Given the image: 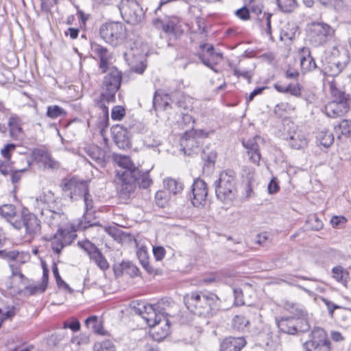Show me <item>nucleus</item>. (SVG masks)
<instances>
[{
	"instance_id": "obj_53",
	"label": "nucleus",
	"mask_w": 351,
	"mask_h": 351,
	"mask_svg": "<svg viewBox=\"0 0 351 351\" xmlns=\"http://www.w3.org/2000/svg\"><path fill=\"white\" fill-rule=\"evenodd\" d=\"M63 338L62 335L53 332L51 335L47 336V343L49 347L56 346Z\"/></svg>"
},
{
	"instance_id": "obj_50",
	"label": "nucleus",
	"mask_w": 351,
	"mask_h": 351,
	"mask_svg": "<svg viewBox=\"0 0 351 351\" xmlns=\"http://www.w3.org/2000/svg\"><path fill=\"white\" fill-rule=\"evenodd\" d=\"M15 207L12 204H4L0 207V215L10 219L15 216Z\"/></svg>"
},
{
	"instance_id": "obj_48",
	"label": "nucleus",
	"mask_w": 351,
	"mask_h": 351,
	"mask_svg": "<svg viewBox=\"0 0 351 351\" xmlns=\"http://www.w3.org/2000/svg\"><path fill=\"white\" fill-rule=\"evenodd\" d=\"M84 204H85V213L83 215V218L84 219V221H90V220L88 219V215H89V211H90L93 208V200L91 197V195H90L89 192L88 193V195H85L82 197Z\"/></svg>"
},
{
	"instance_id": "obj_10",
	"label": "nucleus",
	"mask_w": 351,
	"mask_h": 351,
	"mask_svg": "<svg viewBox=\"0 0 351 351\" xmlns=\"http://www.w3.org/2000/svg\"><path fill=\"white\" fill-rule=\"evenodd\" d=\"M104 77L102 86L108 95V99L115 100V94L120 88L122 73L115 66H110Z\"/></svg>"
},
{
	"instance_id": "obj_52",
	"label": "nucleus",
	"mask_w": 351,
	"mask_h": 351,
	"mask_svg": "<svg viewBox=\"0 0 351 351\" xmlns=\"http://www.w3.org/2000/svg\"><path fill=\"white\" fill-rule=\"evenodd\" d=\"M175 105L180 109L187 110L191 108V99L185 95H182L176 102Z\"/></svg>"
},
{
	"instance_id": "obj_60",
	"label": "nucleus",
	"mask_w": 351,
	"mask_h": 351,
	"mask_svg": "<svg viewBox=\"0 0 351 351\" xmlns=\"http://www.w3.org/2000/svg\"><path fill=\"white\" fill-rule=\"evenodd\" d=\"M78 245L82 248L88 256L97 250V247L89 241H79Z\"/></svg>"
},
{
	"instance_id": "obj_2",
	"label": "nucleus",
	"mask_w": 351,
	"mask_h": 351,
	"mask_svg": "<svg viewBox=\"0 0 351 351\" xmlns=\"http://www.w3.org/2000/svg\"><path fill=\"white\" fill-rule=\"evenodd\" d=\"M170 305L168 300H161L154 304H146L138 307L137 311L149 327H154L162 321L169 327V322L167 317V307Z\"/></svg>"
},
{
	"instance_id": "obj_8",
	"label": "nucleus",
	"mask_w": 351,
	"mask_h": 351,
	"mask_svg": "<svg viewBox=\"0 0 351 351\" xmlns=\"http://www.w3.org/2000/svg\"><path fill=\"white\" fill-rule=\"evenodd\" d=\"M40 266L43 269V280L39 285H29V280L17 269L14 265L12 267V280H17L21 284V287L17 290L19 293H23L25 295H34L44 292V261L40 258Z\"/></svg>"
},
{
	"instance_id": "obj_11",
	"label": "nucleus",
	"mask_w": 351,
	"mask_h": 351,
	"mask_svg": "<svg viewBox=\"0 0 351 351\" xmlns=\"http://www.w3.org/2000/svg\"><path fill=\"white\" fill-rule=\"evenodd\" d=\"M47 200L45 199V203L49 204L51 202V205L49 204L47 208H45V219L49 226L51 228H59L62 221L65 219V215L61 212V209L56 205V200L53 199V193L49 191L47 195H45Z\"/></svg>"
},
{
	"instance_id": "obj_21",
	"label": "nucleus",
	"mask_w": 351,
	"mask_h": 351,
	"mask_svg": "<svg viewBox=\"0 0 351 351\" xmlns=\"http://www.w3.org/2000/svg\"><path fill=\"white\" fill-rule=\"evenodd\" d=\"M261 140V137L256 136L253 138L243 141V145L247 149V154L250 157V160L257 165L261 160L260 147L258 145V141Z\"/></svg>"
},
{
	"instance_id": "obj_6",
	"label": "nucleus",
	"mask_w": 351,
	"mask_h": 351,
	"mask_svg": "<svg viewBox=\"0 0 351 351\" xmlns=\"http://www.w3.org/2000/svg\"><path fill=\"white\" fill-rule=\"evenodd\" d=\"M122 18L131 25H138L143 21L145 10L137 0H121L119 6Z\"/></svg>"
},
{
	"instance_id": "obj_45",
	"label": "nucleus",
	"mask_w": 351,
	"mask_h": 351,
	"mask_svg": "<svg viewBox=\"0 0 351 351\" xmlns=\"http://www.w3.org/2000/svg\"><path fill=\"white\" fill-rule=\"evenodd\" d=\"M152 184V180L150 178L148 171L142 172L140 171V175L138 176L137 184L140 188L147 189Z\"/></svg>"
},
{
	"instance_id": "obj_55",
	"label": "nucleus",
	"mask_w": 351,
	"mask_h": 351,
	"mask_svg": "<svg viewBox=\"0 0 351 351\" xmlns=\"http://www.w3.org/2000/svg\"><path fill=\"white\" fill-rule=\"evenodd\" d=\"M64 246H66V245L64 244V242L58 236V233L55 234L53 239L51 241V247L53 250L56 253L59 254Z\"/></svg>"
},
{
	"instance_id": "obj_15",
	"label": "nucleus",
	"mask_w": 351,
	"mask_h": 351,
	"mask_svg": "<svg viewBox=\"0 0 351 351\" xmlns=\"http://www.w3.org/2000/svg\"><path fill=\"white\" fill-rule=\"evenodd\" d=\"M134 132V127H125L123 125H116L112 127L111 132L113 140L120 148H125L130 144V135Z\"/></svg>"
},
{
	"instance_id": "obj_3",
	"label": "nucleus",
	"mask_w": 351,
	"mask_h": 351,
	"mask_svg": "<svg viewBox=\"0 0 351 351\" xmlns=\"http://www.w3.org/2000/svg\"><path fill=\"white\" fill-rule=\"evenodd\" d=\"M214 185L216 197L221 202L229 204L236 198L237 191L233 172L222 171Z\"/></svg>"
},
{
	"instance_id": "obj_57",
	"label": "nucleus",
	"mask_w": 351,
	"mask_h": 351,
	"mask_svg": "<svg viewBox=\"0 0 351 351\" xmlns=\"http://www.w3.org/2000/svg\"><path fill=\"white\" fill-rule=\"evenodd\" d=\"M286 88H287V93L296 97L301 96V86L299 83H290L286 86Z\"/></svg>"
},
{
	"instance_id": "obj_30",
	"label": "nucleus",
	"mask_w": 351,
	"mask_h": 351,
	"mask_svg": "<svg viewBox=\"0 0 351 351\" xmlns=\"http://www.w3.org/2000/svg\"><path fill=\"white\" fill-rule=\"evenodd\" d=\"M328 54V60H337V61H341L343 58L342 55L344 54L346 59L347 63L350 61L349 52L347 49H346L341 45L335 44L332 48L327 51Z\"/></svg>"
},
{
	"instance_id": "obj_16",
	"label": "nucleus",
	"mask_w": 351,
	"mask_h": 351,
	"mask_svg": "<svg viewBox=\"0 0 351 351\" xmlns=\"http://www.w3.org/2000/svg\"><path fill=\"white\" fill-rule=\"evenodd\" d=\"M0 256L6 259L9 262V266L12 272V265H14L21 271V265L28 262L30 259V255L26 252H19L18 250H1Z\"/></svg>"
},
{
	"instance_id": "obj_38",
	"label": "nucleus",
	"mask_w": 351,
	"mask_h": 351,
	"mask_svg": "<svg viewBox=\"0 0 351 351\" xmlns=\"http://www.w3.org/2000/svg\"><path fill=\"white\" fill-rule=\"evenodd\" d=\"M335 132L340 137V135L348 136L351 132V121L343 119L339 125L335 126Z\"/></svg>"
},
{
	"instance_id": "obj_4",
	"label": "nucleus",
	"mask_w": 351,
	"mask_h": 351,
	"mask_svg": "<svg viewBox=\"0 0 351 351\" xmlns=\"http://www.w3.org/2000/svg\"><path fill=\"white\" fill-rule=\"evenodd\" d=\"M335 29L324 22H313L308 27V38L315 47L322 46L335 38Z\"/></svg>"
},
{
	"instance_id": "obj_27",
	"label": "nucleus",
	"mask_w": 351,
	"mask_h": 351,
	"mask_svg": "<svg viewBox=\"0 0 351 351\" xmlns=\"http://www.w3.org/2000/svg\"><path fill=\"white\" fill-rule=\"evenodd\" d=\"M289 146L292 149H302L308 145V140L301 131H294L287 138Z\"/></svg>"
},
{
	"instance_id": "obj_36",
	"label": "nucleus",
	"mask_w": 351,
	"mask_h": 351,
	"mask_svg": "<svg viewBox=\"0 0 351 351\" xmlns=\"http://www.w3.org/2000/svg\"><path fill=\"white\" fill-rule=\"evenodd\" d=\"M317 142L324 147H329L334 142V136L327 130L319 131L317 134Z\"/></svg>"
},
{
	"instance_id": "obj_25",
	"label": "nucleus",
	"mask_w": 351,
	"mask_h": 351,
	"mask_svg": "<svg viewBox=\"0 0 351 351\" xmlns=\"http://www.w3.org/2000/svg\"><path fill=\"white\" fill-rule=\"evenodd\" d=\"M112 159L121 167V169L117 170V176H120L121 173H125L127 171H140L127 156L113 154Z\"/></svg>"
},
{
	"instance_id": "obj_62",
	"label": "nucleus",
	"mask_w": 351,
	"mask_h": 351,
	"mask_svg": "<svg viewBox=\"0 0 351 351\" xmlns=\"http://www.w3.org/2000/svg\"><path fill=\"white\" fill-rule=\"evenodd\" d=\"M235 16L243 21L250 19V10L245 7H242L234 12Z\"/></svg>"
},
{
	"instance_id": "obj_64",
	"label": "nucleus",
	"mask_w": 351,
	"mask_h": 351,
	"mask_svg": "<svg viewBox=\"0 0 351 351\" xmlns=\"http://www.w3.org/2000/svg\"><path fill=\"white\" fill-rule=\"evenodd\" d=\"M332 277L338 282H342L343 278L344 271L342 267L337 266L333 267Z\"/></svg>"
},
{
	"instance_id": "obj_24",
	"label": "nucleus",
	"mask_w": 351,
	"mask_h": 351,
	"mask_svg": "<svg viewBox=\"0 0 351 351\" xmlns=\"http://www.w3.org/2000/svg\"><path fill=\"white\" fill-rule=\"evenodd\" d=\"M245 345L246 341L243 337H229L222 341L220 351H241Z\"/></svg>"
},
{
	"instance_id": "obj_7",
	"label": "nucleus",
	"mask_w": 351,
	"mask_h": 351,
	"mask_svg": "<svg viewBox=\"0 0 351 351\" xmlns=\"http://www.w3.org/2000/svg\"><path fill=\"white\" fill-rule=\"evenodd\" d=\"M140 171H127L117 176V193L123 200H127L134 195L137 187V179Z\"/></svg>"
},
{
	"instance_id": "obj_33",
	"label": "nucleus",
	"mask_w": 351,
	"mask_h": 351,
	"mask_svg": "<svg viewBox=\"0 0 351 351\" xmlns=\"http://www.w3.org/2000/svg\"><path fill=\"white\" fill-rule=\"evenodd\" d=\"M108 99V95L103 93L100 95L99 99L96 100V106L101 110L103 117L106 119H108V104L115 101V100H110Z\"/></svg>"
},
{
	"instance_id": "obj_20",
	"label": "nucleus",
	"mask_w": 351,
	"mask_h": 351,
	"mask_svg": "<svg viewBox=\"0 0 351 351\" xmlns=\"http://www.w3.org/2000/svg\"><path fill=\"white\" fill-rule=\"evenodd\" d=\"M276 323L279 330L286 334L295 335L297 332V326L298 319L293 316H287L275 318Z\"/></svg>"
},
{
	"instance_id": "obj_5",
	"label": "nucleus",
	"mask_w": 351,
	"mask_h": 351,
	"mask_svg": "<svg viewBox=\"0 0 351 351\" xmlns=\"http://www.w3.org/2000/svg\"><path fill=\"white\" fill-rule=\"evenodd\" d=\"M101 38L113 47L124 43L127 38L125 25L121 22H110L103 24L99 29Z\"/></svg>"
},
{
	"instance_id": "obj_58",
	"label": "nucleus",
	"mask_w": 351,
	"mask_h": 351,
	"mask_svg": "<svg viewBox=\"0 0 351 351\" xmlns=\"http://www.w3.org/2000/svg\"><path fill=\"white\" fill-rule=\"evenodd\" d=\"M293 109V108L289 104L280 103L276 106V107L274 108V112L278 116L282 117L283 115L284 112L291 110Z\"/></svg>"
},
{
	"instance_id": "obj_12",
	"label": "nucleus",
	"mask_w": 351,
	"mask_h": 351,
	"mask_svg": "<svg viewBox=\"0 0 351 351\" xmlns=\"http://www.w3.org/2000/svg\"><path fill=\"white\" fill-rule=\"evenodd\" d=\"M97 226H100L98 221H83V220L80 219L76 224L71 223L68 228H58L56 233L59 234L58 236L61 238L64 244L69 245L77 237L76 232L77 230H85L89 227Z\"/></svg>"
},
{
	"instance_id": "obj_22",
	"label": "nucleus",
	"mask_w": 351,
	"mask_h": 351,
	"mask_svg": "<svg viewBox=\"0 0 351 351\" xmlns=\"http://www.w3.org/2000/svg\"><path fill=\"white\" fill-rule=\"evenodd\" d=\"M84 150L86 154L96 164H97L101 167H105L108 160V156L104 149L97 145H91L86 147Z\"/></svg>"
},
{
	"instance_id": "obj_40",
	"label": "nucleus",
	"mask_w": 351,
	"mask_h": 351,
	"mask_svg": "<svg viewBox=\"0 0 351 351\" xmlns=\"http://www.w3.org/2000/svg\"><path fill=\"white\" fill-rule=\"evenodd\" d=\"M250 324V321L243 315H237L232 320V326L237 330H243Z\"/></svg>"
},
{
	"instance_id": "obj_51",
	"label": "nucleus",
	"mask_w": 351,
	"mask_h": 351,
	"mask_svg": "<svg viewBox=\"0 0 351 351\" xmlns=\"http://www.w3.org/2000/svg\"><path fill=\"white\" fill-rule=\"evenodd\" d=\"M298 324L297 326L298 332H305L310 329V324L308 323L309 315L307 316L298 317Z\"/></svg>"
},
{
	"instance_id": "obj_28",
	"label": "nucleus",
	"mask_w": 351,
	"mask_h": 351,
	"mask_svg": "<svg viewBox=\"0 0 351 351\" xmlns=\"http://www.w3.org/2000/svg\"><path fill=\"white\" fill-rule=\"evenodd\" d=\"M283 308L290 313L293 314L295 318L305 317L308 315V312L305 308L300 304L293 302L289 300L283 302Z\"/></svg>"
},
{
	"instance_id": "obj_43",
	"label": "nucleus",
	"mask_w": 351,
	"mask_h": 351,
	"mask_svg": "<svg viewBox=\"0 0 351 351\" xmlns=\"http://www.w3.org/2000/svg\"><path fill=\"white\" fill-rule=\"evenodd\" d=\"M330 93L332 97V101H348L347 96L346 95L345 93L339 90L338 88H336L335 82H330Z\"/></svg>"
},
{
	"instance_id": "obj_23",
	"label": "nucleus",
	"mask_w": 351,
	"mask_h": 351,
	"mask_svg": "<svg viewBox=\"0 0 351 351\" xmlns=\"http://www.w3.org/2000/svg\"><path fill=\"white\" fill-rule=\"evenodd\" d=\"M8 126L10 137L14 140H21L24 137V132L22 128V121L16 114L9 117Z\"/></svg>"
},
{
	"instance_id": "obj_61",
	"label": "nucleus",
	"mask_w": 351,
	"mask_h": 351,
	"mask_svg": "<svg viewBox=\"0 0 351 351\" xmlns=\"http://www.w3.org/2000/svg\"><path fill=\"white\" fill-rule=\"evenodd\" d=\"M16 145L13 143H8L1 150V154L3 158L10 160L11 158L12 153L15 150Z\"/></svg>"
},
{
	"instance_id": "obj_34",
	"label": "nucleus",
	"mask_w": 351,
	"mask_h": 351,
	"mask_svg": "<svg viewBox=\"0 0 351 351\" xmlns=\"http://www.w3.org/2000/svg\"><path fill=\"white\" fill-rule=\"evenodd\" d=\"M85 324L88 327H91L95 333L101 335H104L106 334V331L101 323V321L97 316L93 315L88 317L86 319Z\"/></svg>"
},
{
	"instance_id": "obj_44",
	"label": "nucleus",
	"mask_w": 351,
	"mask_h": 351,
	"mask_svg": "<svg viewBox=\"0 0 351 351\" xmlns=\"http://www.w3.org/2000/svg\"><path fill=\"white\" fill-rule=\"evenodd\" d=\"M66 111L61 107L53 105L47 107V115L52 119L65 117Z\"/></svg>"
},
{
	"instance_id": "obj_29",
	"label": "nucleus",
	"mask_w": 351,
	"mask_h": 351,
	"mask_svg": "<svg viewBox=\"0 0 351 351\" xmlns=\"http://www.w3.org/2000/svg\"><path fill=\"white\" fill-rule=\"evenodd\" d=\"M342 56L341 62L335 59L328 60L326 69L328 70L330 75L336 76L339 75L348 64L345 55L343 54Z\"/></svg>"
},
{
	"instance_id": "obj_47",
	"label": "nucleus",
	"mask_w": 351,
	"mask_h": 351,
	"mask_svg": "<svg viewBox=\"0 0 351 351\" xmlns=\"http://www.w3.org/2000/svg\"><path fill=\"white\" fill-rule=\"evenodd\" d=\"M229 66L233 71V74L237 77H243L248 81V83L251 82L252 77L253 76V72L252 71H240L237 66L232 63H229Z\"/></svg>"
},
{
	"instance_id": "obj_54",
	"label": "nucleus",
	"mask_w": 351,
	"mask_h": 351,
	"mask_svg": "<svg viewBox=\"0 0 351 351\" xmlns=\"http://www.w3.org/2000/svg\"><path fill=\"white\" fill-rule=\"evenodd\" d=\"M125 114V110L121 106H115L112 108L111 117L114 121H120Z\"/></svg>"
},
{
	"instance_id": "obj_56",
	"label": "nucleus",
	"mask_w": 351,
	"mask_h": 351,
	"mask_svg": "<svg viewBox=\"0 0 351 351\" xmlns=\"http://www.w3.org/2000/svg\"><path fill=\"white\" fill-rule=\"evenodd\" d=\"M156 204L161 208H164L168 202L167 195L165 191H158L155 195Z\"/></svg>"
},
{
	"instance_id": "obj_46",
	"label": "nucleus",
	"mask_w": 351,
	"mask_h": 351,
	"mask_svg": "<svg viewBox=\"0 0 351 351\" xmlns=\"http://www.w3.org/2000/svg\"><path fill=\"white\" fill-rule=\"evenodd\" d=\"M60 162L52 157V156L45 150V168L56 171L60 169Z\"/></svg>"
},
{
	"instance_id": "obj_37",
	"label": "nucleus",
	"mask_w": 351,
	"mask_h": 351,
	"mask_svg": "<svg viewBox=\"0 0 351 351\" xmlns=\"http://www.w3.org/2000/svg\"><path fill=\"white\" fill-rule=\"evenodd\" d=\"M89 257L100 269L105 270L108 268L109 265L106 259L98 248H97Z\"/></svg>"
},
{
	"instance_id": "obj_59",
	"label": "nucleus",
	"mask_w": 351,
	"mask_h": 351,
	"mask_svg": "<svg viewBox=\"0 0 351 351\" xmlns=\"http://www.w3.org/2000/svg\"><path fill=\"white\" fill-rule=\"evenodd\" d=\"M78 245L82 248L88 256L97 250V247L89 241H79Z\"/></svg>"
},
{
	"instance_id": "obj_18",
	"label": "nucleus",
	"mask_w": 351,
	"mask_h": 351,
	"mask_svg": "<svg viewBox=\"0 0 351 351\" xmlns=\"http://www.w3.org/2000/svg\"><path fill=\"white\" fill-rule=\"evenodd\" d=\"M23 225L26 232L29 234H34L41 230L40 221L37 217L29 213L27 209L23 208L21 211Z\"/></svg>"
},
{
	"instance_id": "obj_9",
	"label": "nucleus",
	"mask_w": 351,
	"mask_h": 351,
	"mask_svg": "<svg viewBox=\"0 0 351 351\" xmlns=\"http://www.w3.org/2000/svg\"><path fill=\"white\" fill-rule=\"evenodd\" d=\"M197 56L202 64L212 69L214 72L218 73L215 69L216 65L222 60L221 53L215 52L213 45L208 43H201Z\"/></svg>"
},
{
	"instance_id": "obj_17",
	"label": "nucleus",
	"mask_w": 351,
	"mask_h": 351,
	"mask_svg": "<svg viewBox=\"0 0 351 351\" xmlns=\"http://www.w3.org/2000/svg\"><path fill=\"white\" fill-rule=\"evenodd\" d=\"M193 198L191 202L195 206L204 205L208 195V189L203 180L197 179L192 185Z\"/></svg>"
},
{
	"instance_id": "obj_1",
	"label": "nucleus",
	"mask_w": 351,
	"mask_h": 351,
	"mask_svg": "<svg viewBox=\"0 0 351 351\" xmlns=\"http://www.w3.org/2000/svg\"><path fill=\"white\" fill-rule=\"evenodd\" d=\"M184 303L193 313L199 316H211L217 311L219 298L212 292L193 291L186 294Z\"/></svg>"
},
{
	"instance_id": "obj_39",
	"label": "nucleus",
	"mask_w": 351,
	"mask_h": 351,
	"mask_svg": "<svg viewBox=\"0 0 351 351\" xmlns=\"http://www.w3.org/2000/svg\"><path fill=\"white\" fill-rule=\"evenodd\" d=\"M279 9L285 13L293 12L297 7L296 0H276Z\"/></svg>"
},
{
	"instance_id": "obj_42",
	"label": "nucleus",
	"mask_w": 351,
	"mask_h": 351,
	"mask_svg": "<svg viewBox=\"0 0 351 351\" xmlns=\"http://www.w3.org/2000/svg\"><path fill=\"white\" fill-rule=\"evenodd\" d=\"M122 273L126 274L131 277L137 276L139 274L138 268L131 262H122L120 264Z\"/></svg>"
},
{
	"instance_id": "obj_26",
	"label": "nucleus",
	"mask_w": 351,
	"mask_h": 351,
	"mask_svg": "<svg viewBox=\"0 0 351 351\" xmlns=\"http://www.w3.org/2000/svg\"><path fill=\"white\" fill-rule=\"evenodd\" d=\"M301 69L303 72L311 71L317 67L314 58L311 56L310 49L304 47L300 52Z\"/></svg>"
},
{
	"instance_id": "obj_19",
	"label": "nucleus",
	"mask_w": 351,
	"mask_h": 351,
	"mask_svg": "<svg viewBox=\"0 0 351 351\" xmlns=\"http://www.w3.org/2000/svg\"><path fill=\"white\" fill-rule=\"evenodd\" d=\"M349 110L348 101H331L325 106V113L330 118H337L345 115Z\"/></svg>"
},
{
	"instance_id": "obj_32",
	"label": "nucleus",
	"mask_w": 351,
	"mask_h": 351,
	"mask_svg": "<svg viewBox=\"0 0 351 351\" xmlns=\"http://www.w3.org/2000/svg\"><path fill=\"white\" fill-rule=\"evenodd\" d=\"M162 29L167 34L173 35L175 37L179 36L182 33L181 25L176 19L169 20L163 23Z\"/></svg>"
},
{
	"instance_id": "obj_35",
	"label": "nucleus",
	"mask_w": 351,
	"mask_h": 351,
	"mask_svg": "<svg viewBox=\"0 0 351 351\" xmlns=\"http://www.w3.org/2000/svg\"><path fill=\"white\" fill-rule=\"evenodd\" d=\"M136 256L142 267L149 273L152 274L154 271L152 267L149 265L148 253L145 247H140L136 252Z\"/></svg>"
},
{
	"instance_id": "obj_41",
	"label": "nucleus",
	"mask_w": 351,
	"mask_h": 351,
	"mask_svg": "<svg viewBox=\"0 0 351 351\" xmlns=\"http://www.w3.org/2000/svg\"><path fill=\"white\" fill-rule=\"evenodd\" d=\"M165 184L167 189L173 194L180 193L183 190V184L174 179H167L165 181Z\"/></svg>"
},
{
	"instance_id": "obj_13",
	"label": "nucleus",
	"mask_w": 351,
	"mask_h": 351,
	"mask_svg": "<svg viewBox=\"0 0 351 351\" xmlns=\"http://www.w3.org/2000/svg\"><path fill=\"white\" fill-rule=\"evenodd\" d=\"M64 190L69 192L72 200H77L78 197L82 198L88 195V183L84 180H80L76 178H72L64 183Z\"/></svg>"
},
{
	"instance_id": "obj_63",
	"label": "nucleus",
	"mask_w": 351,
	"mask_h": 351,
	"mask_svg": "<svg viewBox=\"0 0 351 351\" xmlns=\"http://www.w3.org/2000/svg\"><path fill=\"white\" fill-rule=\"evenodd\" d=\"M53 275L56 278V282H57V285L59 286V287H64V289H69V291L71 292V288L69 287V286L61 278L60 274H59V272H58V267L55 265L53 267Z\"/></svg>"
},
{
	"instance_id": "obj_14",
	"label": "nucleus",
	"mask_w": 351,
	"mask_h": 351,
	"mask_svg": "<svg viewBox=\"0 0 351 351\" xmlns=\"http://www.w3.org/2000/svg\"><path fill=\"white\" fill-rule=\"evenodd\" d=\"M90 50L93 57L99 60L98 66L101 73L107 72L110 67V60L112 58L111 53L106 47L96 43L90 44Z\"/></svg>"
},
{
	"instance_id": "obj_49",
	"label": "nucleus",
	"mask_w": 351,
	"mask_h": 351,
	"mask_svg": "<svg viewBox=\"0 0 351 351\" xmlns=\"http://www.w3.org/2000/svg\"><path fill=\"white\" fill-rule=\"evenodd\" d=\"M95 351H116L114 343L110 340H105L95 344Z\"/></svg>"
},
{
	"instance_id": "obj_31",
	"label": "nucleus",
	"mask_w": 351,
	"mask_h": 351,
	"mask_svg": "<svg viewBox=\"0 0 351 351\" xmlns=\"http://www.w3.org/2000/svg\"><path fill=\"white\" fill-rule=\"evenodd\" d=\"M319 345V346H328L330 341L327 338L326 332L323 328L316 327L315 328L311 335V339Z\"/></svg>"
}]
</instances>
